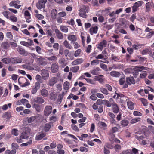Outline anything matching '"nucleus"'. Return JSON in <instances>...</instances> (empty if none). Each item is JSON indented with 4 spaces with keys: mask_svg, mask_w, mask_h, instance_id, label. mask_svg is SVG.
Instances as JSON below:
<instances>
[{
    "mask_svg": "<svg viewBox=\"0 0 154 154\" xmlns=\"http://www.w3.org/2000/svg\"><path fill=\"white\" fill-rule=\"evenodd\" d=\"M63 96L61 94L59 95L58 98L57 99V103H58L60 104L63 99Z\"/></svg>",
    "mask_w": 154,
    "mask_h": 154,
    "instance_id": "nucleus-55",
    "label": "nucleus"
},
{
    "mask_svg": "<svg viewBox=\"0 0 154 154\" xmlns=\"http://www.w3.org/2000/svg\"><path fill=\"white\" fill-rule=\"evenodd\" d=\"M64 89L66 90H68L69 88V83L68 81H66L63 84Z\"/></svg>",
    "mask_w": 154,
    "mask_h": 154,
    "instance_id": "nucleus-46",
    "label": "nucleus"
},
{
    "mask_svg": "<svg viewBox=\"0 0 154 154\" xmlns=\"http://www.w3.org/2000/svg\"><path fill=\"white\" fill-rule=\"evenodd\" d=\"M11 63L13 64L20 63L22 61V59L18 57H11Z\"/></svg>",
    "mask_w": 154,
    "mask_h": 154,
    "instance_id": "nucleus-5",
    "label": "nucleus"
},
{
    "mask_svg": "<svg viewBox=\"0 0 154 154\" xmlns=\"http://www.w3.org/2000/svg\"><path fill=\"white\" fill-rule=\"evenodd\" d=\"M57 38L59 40L62 39L63 37L62 33L58 29H55L54 30Z\"/></svg>",
    "mask_w": 154,
    "mask_h": 154,
    "instance_id": "nucleus-10",
    "label": "nucleus"
},
{
    "mask_svg": "<svg viewBox=\"0 0 154 154\" xmlns=\"http://www.w3.org/2000/svg\"><path fill=\"white\" fill-rule=\"evenodd\" d=\"M82 51L81 49H79L76 50L74 54V55L75 57H77L78 56L79 54H80Z\"/></svg>",
    "mask_w": 154,
    "mask_h": 154,
    "instance_id": "nucleus-54",
    "label": "nucleus"
},
{
    "mask_svg": "<svg viewBox=\"0 0 154 154\" xmlns=\"http://www.w3.org/2000/svg\"><path fill=\"white\" fill-rule=\"evenodd\" d=\"M103 75L96 76L95 77L94 79L95 80L98 81L100 83H102L104 81V80L103 79Z\"/></svg>",
    "mask_w": 154,
    "mask_h": 154,
    "instance_id": "nucleus-22",
    "label": "nucleus"
},
{
    "mask_svg": "<svg viewBox=\"0 0 154 154\" xmlns=\"http://www.w3.org/2000/svg\"><path fill=\"white\" fill-rule=\"evenodd\" d=\"M104 148H106L107 149L108 148V149H112L113 148V146L110 143H106Z\"/></svg>",
    "mask_w": 154,
    "mask_h": 154,
    "instance_id": "nucleus-50",
    "label": "nucleus"
},
{
    "mask_svg": "<svg viewBox=\"0 0 154 154\" xmlns=\"http://www.w3.org/2000/svg\"><path fill=\"white\" fill-rule=\"evenodd\" d=\"M133 115L135 116H142V113L138 111H134L133 113Z\"/></svg>",
    "mask_w": 154,
    "mask_h": 154,
    "instance_id": "nucleus-62",
    "label": "nucleus"
},
{
    "mask_svg": "<svg viewBox=\"0 0 154 154\" xmlns=\"http://www.w3.org/2000/svg\"><path fill=\"white\" fill-rule=\"evenodd\" d=\"M46 136V133L41 132L37 134L35 140H40Z\"/></svg>",
    "mask_w": 154,
    "mask_h": 154,
    "instance_id": "nucleus-11",
    "label": "nucleus"
},
{
    "mask_svg": "<svg viewBox=\"0 0 154 154\" xmlns=\"http://www.w3.org/2000/svg\"><path fill=\"white\" fill-rule=\"evenodd\" d=\"M100 66L105 71H108V69L107 65L103 63H100Z\"/></svg>",
    "mask_w": 154,
    "mask_h": 154,
    "instance_id": "nucleus-45",
    "label": "nucleus"
},
{
    "mask_svg": "<svg viewBox=\"0 0 154 154\" xmlns=\"http://www.w3.org/2000/svg\"><path fill=\"white\" fill-rule=\"evenodd\" d=\"M107 45V41L105 40H103L97 45V48L100 51H102L103 48L106 47Z\"/></svg>",
    "mask_w": 154,
    "mask_h": 154,
    "instance_id": "nucleus-4",
    "label": "nucleus"
},
{
    "mask_svg": "<svg viewBox=\"0 0 154 154\" xmlns=\"http://www.w3.org/2000/svg\"><path fill=\"white\" fill-rule=\"evenodd\" d=\"M1 61L3 63L5 64H7L11 63V58L6 57L2 59Z\"/></svg>",
    "mask_w": 154,
    "mask_h": 154,
    "instance_id": "nucleus-29",
    "label": "nucleus"
},
{
    "mask_svg": "<svg viewBox=\"0 0 154 154\" xmlns=\"http://www.w3.org/2000/svg\"><path fill=\"white\" fill-rule=\"evenodd\" d=\"M32 143V140H30L28 142H27L26 143H23L20 145L21 146H26L28 145H30Z\"/></svg>",
    "mask_w": 154,
    "mask_h": 154,
    "instance_id": "nucleus-53",
    "label": "nucleus"
},
{
    "mask_svg": "<svg viewBox=\"0 0 154 154\" xmlns=\"http://www.w3.org/2000/svg\"><path fill=\"white\" fill-rule=\"evenodd\" d=\"M143 3V2L142 1H138L136 2H135L134 4L135 5L137 6V7L141 6L142 5Z\"/></svg>",
    "mask_w": 154,
    "mask_h": 154,
    "instance_id": "nucleus-56",
    "label": "nucleus"
},
{
    "mask_svg": "<svg viewBox=\"0 0 154 154\" xmlns=\"http://www.w3.org/2000/svg\"><path fill=\"white\" fill-rule=\"evenodd\" d=\"M2 47L5 50H7L10 47V45L8 42L7 41L2 42L1 43Z\"/></svg>",
    "mask_w": 154,
    "mask_h": 154,
    "instance_id": "nucleus-16",
    "label": "nucleus"
},
{
    "mask_svg": "<svg viewBox=\"0 0 154 154\" xmlns=\"http://www.w3.org/2000/svg\"><path fill=\"white\" fill-rule=\"evenodd\" d=\"M141 119V118L139 117H137L134 118V119H132L130 121V123L131 124H133L136 123L137 122H138Z\"/></svg>",
    "mask_w": 154,
    "mask_h": 154,
    "instance_id": "nucleus-37",
    "label": "nucleus"
},
{
    "mask_svg": "<svg viewBox=\"0 0 154 154\" xmlns=\"http://www.w3.org/2000/svg\"><path fill=\"white\" fill-rule=\"evenodd\" d=\"M44 59L42 57L39 58L37 59L38 63L40 65L45 66L47 64V63L44 60Z\"/></svg>",
    "mask_w": 154,
    "mask_h": 154,
    "instance_id": "nucleus-20",
    "label": "nucleus"
},
{
    "mask_svg": "<svg viewBox=\"0 0 154 154\" xmlns=\"http://www.w3.org/2000/svg\"><path fill=\"white\" fill-rule=\"evenodd\" d=\"M110 75L114 77H119L121 75L120 73L118 72L112 71L110 73Z\"/></svg>",
    "mask_w": 154,
    "mask_h": 154,
    "instance_id": "nucleus-21",
    "label": "nucleus"
},
{
    "mask_svg": "<svg viewBox=\"0 0 154 154\" xmlns=\"http://www.w3.org/2000/svg\"><path fill=\"white\" fill-rule=\"evenodd\" d=\"M45 32L46 34L48 35V36H51L52 35V31L51 29H46Z\"/></svg>",
    "mask_w": 154,
    "mask_h": 154,
    "instance_id": "nucleus-63",
    "label": "nucleus"
},
{
    "mask_svg": "<svg viewBox=\"0 0 154 154\" xmlns=\"http://www.w3.org/2000/svg\"><path fill=\"white\" fill-rule=\"evenodd\" d=\"M127 105L129 109L132 110L134 109V103L131 101H128L127 102Z\"/></svg>",
    "mask_w": 154,
    "mask_h": 154,
    "instance_id": "nucleus-25",
    "label": "nucleus"
},
{
    "mask_svg": "<svg viewBox=\"0 0 154 154\" xmlns=\"http://www.w3.org/2000/svg\"><path fill=\"white\" fill-rule=\"evenodd\" d=\"M35 101L36 103L42 104L45 101L42 97H37L35 100Z\"/></svg>",
    "mask_w": 154,
    "mask_h": 154,
    "instance_id": "nucleus-23",
    "label": "nucleus"
},
{
    "mask_svg": "<svg viewBox=\"0 0 154 154\" xmlns=\"http://www.w3.org/2000/svg\"><path fill=\"white\" fill-rule=\"evenodd\" d=\"M28 81V80L26 78L23 77H20L18 79L19 84L22 87L29 85L30 83Z\"/></svg>",
    "mask_w": 154,
    "mask_h": 154,
    "instance_id": "nucleus-1",
    "label": "nucleus"
},
{
    "mask_svg": "<svg viewBox=\"0 0 154 154\" xmlns=\"http://www.w3.org/2000/svg\"><path fill=\"white\" fill-rule=\"evenodd\" d=\"M145 67L142 66H137L134 67V69L132 73L134 76L136 78L139 74V72H141L144 69Z\"/></svg>",
    "mask_w": 154,
    "mask_h": 154,
    "instance_id": "nucleus-3",
    "label": "nucleus"
},
{
    "mask_svg": "<svg viewBox=\"0 0 154 154\" xmlns=\"http://www.w3.org/2000/svg\"><path fill=\"white\" fill-rule=\"evenodd\" d=\"M50 97L51 99L53 100H54L56 98V96L53 93H51L50 94Z\"/></svg>",
    "mask_w": 154,
    "mask_h": 154,
    "instance_id": "nucleus-59",
    "label": "nucleus"
},
{
    "mask_svg": "<svg viewBox=\"0 0 154 154\" xmlns=\"http://www.w3.org/2000/svg\"><path fill=\"white\" fill-rule=\"evenodd\" d=\"M12 147L13 149H18L19 148V146L16 143H13L11 144Z\"/></svg>",
    "mask_w": 154,
    "mask_h": 154,
    "instance_id": "nucleus-61",
    "label": "nucleus"
},
{
    "mask_svg": "<svg viewBox=\"0 0 154 154\" xmlns=\"http://www.w3.org/2000/svg\"><path fill=\"white\" fill-rule=\"evenodd\" d=\"M104 104L106 105L107 107H110L113 103H110L109 101L106 100H103Z\"/></svg>",
    "mask_w": 154,
    "mask_h": 154,
    "instance_id": "nucleus-39",
    "label": "nucleus"
},
{
    "mask_svg": "<svg viewBox=\"0 0 154 154\" xmlns=\"http://www.w3.org/2000/svg\"><path fill=\"white\" fill-rule=\"evenodd\" d=\"M60 30L63 32L67 33L68 32V28L66 26H60Z\"/></svg>",
    "mask_w": 154,
    "mask_h": 154,
    "instance_id": "nucleus-34",
    "label": "nucleus"
},
{
    "mask_svg": "<svg viewBox=\"0 0 154 154\" xmlns=\"http://www.w3.org/2000/svg\"><path fill=\"white\" fill-rule=\"evenodd\" d=\"M126 82L127 83H125L123 86V88H127L129 85L131 84L134 85L135 83V80L133 76H130L129 77H127L126 78Z\"/></svg>",
    "mask_w": 154,
    "mask_h": 154,
    "instance_id": "nucleus-2",
    "label": "nucleus"
},
{
    "mask_svg": "<svg viewBox=\"0 0 154 154\" xmlns=\"http://www.w3.org/2000/svg\"><path fill=\"white\" fill-rule=\"evenodd\" d=\"M41 95L43 97H46L48 95V92L46 89L43 88L40 91Z\"/></svg>",
    "mask_w": 154,
    "mask_h": 154,
    "instance_id": "nucleus-17",
    "label": "nucleus"
},
{
    "mask_svg": "<svg viewBox=\"0 0 154 154\" xmlns=\"http://www.w3.org/2000/svg\"><path fill=\"white\" fill-rule=\"evenodd\" d=\"M63 44L65 46L66 48H68L69 49H72V46L66 40H65L64 42L63 43Z\"/></svg>",
    "mask_w": 154,
    "mask_h": 154,
    "instance_id": "nucleus-35",
    "label": "nucleus"
},
{
    "mask_svg": "<svg viewBox=\"0 0 154 154\" xmlns=\"http://www.w3.org/2000/svg\"><path fill=\"white\" fill-rule=\"evenodd\" d=\"M129 124V121L126 119H123L121 121V124L122 127L127 126Z\"/></svg>",
    "mask_w": 154,
    "mask_h": 154,
    "instance_id": "nucleus-27",
    "label": "nucleus"
},
{
    "mask_svg": "<svg viewBox=\"0 0 154 154\" xmlns=\"http://www.w3.org/2000/svg\"><path fill=\"white\" fill-rule=\"evenodd\" d=\"M119 84L120 85H124L125 82V79L124 77L120 79L119 80Z\"/></svg>",
    "mask_w": 154,
    "mask_h": 154,
    "instance_id": "nucleus-57",
    "label": "nucleus"
},
{
    "mask_svg": "<svg viewBox=\"0 0 154 154\" xmlns=\"http://www.w3.org/2000/svg\"><path fill=\"white\" fill-rule=\"evenodd\" d=\"M6 36L7 38L10 40H12L13 39V35L10 32H7L6 33Z\"/></svg>",
    "mask_w": 154,
    "mask_h": 154,
    "instance_id": "nucleus-40",
    "label": "nucleus"
},
{
    "mask_svg": "<svg viewBox=\"0 0 154 154\" xmlns=\"http://www.w3.org/2000/svg\"><path fill=\"white\" fill-rule=\"evenodd\" d=\"M134 69V68H128L125 70V72L127 73H132Z\"/></svg>",
    "mask_w": 154,
    "mask_h": 154,
    "instance_id": "nucleus-38",
    "label": "nucleus"
},
{
    "mask_svg": "<svg viewBox=\"0 0 154 154\" xmlns=\"http://www.w3.org/2000/svg\"><path fill=\"white\" fill-rule=\"evenodd\" d=\"M115 94L117 95L116 97V99H118L119 97L120 98H126V97L124 94H122L118 93H117L116 92H115Z\"/></svg>",
    "mask_w": 154,
    "mask_h": 154,
    "instance_id": "nucleus-49",
    "label": "nucleus"
},
{
    "mask_svg": "<svg viewBox=\"0 0 154 154\" xmlns=\"http://www.w3.org/2000/svg\"><path fill=\"white\" fill-rule=\"evenodd\" d=\"M9 13L10 12L8 11H5L2 12V14L4 16L8 19H9V17L8 15Z\"/></svg>",
    "mask_w": 154,
    "mask_h": 154,
    "instance_id": "nucleus-48",
    "label": "nucleus"
},
{
    "mask_svg": "<svg viewBox=\"0 0 154 154\" xmlns=\"http://www.w3.org/2000/svg\"><path fill=\"white\" fill-rule=\"evenodd\" d=\"M86 12L82 8H81L80 10L79 15L80 16L84 18H85L86 17Z\"/></svg>",
    "mask_w": 154,
    "mask_h": 154,
    "instance_id": "nucleus-26",
    "label": "nucleus"
},
{
    "mask_svg": "<svg viewBox=\"0 0 154 154\" xmlns=\"http://www.w3.org/2000/svg\"><path fill=\"white\" fill-rule=\"evenodd\" d=\"M41 75L44 79H46L49 77V73L47 70L42 69L41 70Z\"/></svg>",
    "mask_w": 154,
    "mask_h": 154,
    "instance_id": "nucleus-9",
    "label": "nucleus"
},
{
    "mask_svg": "<svg viewBox=\"0 0 154 154\" xmlns=\"http://www.w3.org/2000/svg\"><path fill=\"white\" fill-rule=\"evenodd\" d=\"M83 62V60L82 58H78L74 60L72 63V64L73 65L80 64Z\"/></svg>",
    "mask_w": 154,
    "mask_h": 154,
    "instance_id": "nucleus-19",
    "label": "nucleus"
},
{
    "mask_svg": "<svg viewBox=\"0 0 154 154\" xmlns=\"http://www.w3.org/2000/svg\"><path fill=\"white\" fill-rule=\"evenodd\" d=\"M17 51L20 55L25 56L29 55V53L26 51L24 48L20 46L18 47Z\"/></svg>",
    "mask_w": 154,
    "mask_h": 154,
    "instance_id": "nucleus-6",
    "label": "nucleus"
},
{
    "mask_svg": "<svg viewBox=\"0 0 154 154\" xmlns=\"http://www.w3.org/2000/svg\"><path fill=\"white\" fill-rule=\"evenodd\" d=\"M57 11L56 9H53L51 11V16L53 19H55L56 18Z\"/></svg>",
    "mask_w": 154,
    "mask_h": 154,
    "instance_id": "nucleus-24",
    "label": "nucleus"
},
{
    "mask_svg": "<svg viewBox=\"0 0 154 154\" xmlns=\"http://www.w3.org/2000/svg\"><path fill=\"white\" fill-rule=\"evenodd\" d=\"M112 106L113 112L116 114L118 113L119 112V109L117 104L115 103H113Z\"/></svg>",
    "mask_w": 154,
    "mask_h": 154,
    "instance_id": "nucleus-13",
    "label": "nucleus"
},
{
    "mask_svg": "<svg viewBox=\"0 0 154 154\" xmlns=\"http://www.w3.org/2000/svg\"><path fill=\"white\" fill-rule=\"evenodd\" d=\"M118 128L116 127H113L111 130V134H112L118 131Z\"/></svg>",
    "mask_w": 154,
    "mask_h": 154,
    "instance_id": "nucleus-64",
    "label": "nucleus"
},
{
    "mask_svg": "<svg viewBox=\"0 0 154 154\" xmlns=\"http://www.w3.org/2000/svg\"><path fill=\"white\" fill-rule=\"evenodd\" d=\"M72 128L73 130L76 131H78L79 129L78 128L75 124H72L71 125Z\"/></svg>",
    "mask_w": 154,
    "mask_h": 154,
    "instance_id": "nucleus-60",
    "label": "nucleus"
},
{
    "mask_svg": "<svg viewBox=\"0 0 154 154\" xmlns=\"http://www.w3.org/2000/svg\"><path fill=\"white\" fill-rule=\"evenodd\" d=\"M68 39L72 42H75L77 40V38L75 35H72L68 36Z\"/></svg>",
    "mask_w": 154,
    "mask_h": 154,
    "instance_id": "nucleus-30",
    "label": "nucleus"
},
{
    "mask_svg": "<svg viewBox=\"0 0 154 154\" xmlns=\"http://www.w3.org/2000/svg\"><path fill=\"white\" fill-rule=\"evenodd\" d=\"M147 75V73L146 71H143L140 75V77L141 78H145Z\"/></svg>",
    "mask_w": 154,
    "mask_h": 154,
    "instance_id": "nucleus-52",
    "label": "nucleus"
},
{
    "mask_svg": "<svg viewBox=\"0 0 154 154\" xmlns=\"http://www.w3.org/2000/svg\"><path fill=\"white\" fill-rule=\"evenodd\" d=\"M100 70V68L98 67H96L91 71V73L94 75H98V72Z\"/></svg>",
    "mask_w": 154,
    "mask_h": 154,
    "instance_id": "nucleus-31",
    "label": "nucleus"
},
{
    "mask_svg": "<svg viewBox=\"0 0 154 154\" xmlns=\"http://www.w3.org/2000/svg\"><path fill=\"white\" fill-rule=\"evenodd\" d=\"M100 91L105 95H107L109 94L107 90L104 88H100Z\"/></svg>",
    "mask_w": 154,
    "mask_h": 154,
    "instance_id": "nucleus-42",
    "label": "nucleus"
},
{
    "mask_svg": "<svg viewBox=\"0 0 154 154\" xmlns=\"http://www.w3.org/2000/svg\"><path fill=\"white\" fill-rule=\"evenodd\" d=\"M11 113V112H5L2 115V117L7 120H9L12 117Z\"/></svg>",
    "mask_w": 154,
    "mask_h": 154,
    "instance_id": "nucleus-12",
    "label": "nucleus"
},
{
    "mask_svg": "<svg viewBox=\"0 0 154 154\" xmlns=\"http://www.w3.org/2000/svg\"><path fill=\"white\" fill-rule=\"evenodd\" d=\"M140 100L143 105L144 106H146L148 104L147 100L144 98H141Z\"/></svg>",
    "mask_w": 154,
    "mask_h": 154,
    "instance_id": "nucleus-43",
    "label": "nucleus"
},
{
    "mask_svg": "<svg viewBox=\"0 0 154 154\" xmlns=\"http://www.w3.org/2000/svg\"><path fill=\"white\" fill-rule=\"evenodd\" d=\"M57 78L55 77H54L50 78L48 82V85L50 86H53L57 82Z\"/></svg>",
    "mask_w": 154,
    "mask_h": 154,
    "instance_id": "nucleus-7",
    "label": "nucleus"
},
{
    "mask_svg": "<svg viewBox=\"0 0 154 154\" xmlns=\"http://www.w3.org/2000/svg\"><path fill=\"white\" fill-rule=\"evenodd\" d=\"M52 122H50L49 123H46L44 125V130L45 132H48L51 128V124H52Z\"/></svg>",
    "mask_w": 154,
    "mask_h": 154,
    "instance_id": "nucleus-15",
    "label": "nucleus"
},
{
    "mask_svg": "<svg viewBox=\"0 0 154 154\" xmlns=\"http://www.w3.org/2000/svg\"><path fill=\"white\" fill-rule=\"evenodd\" d=\"M18 130L16 129H13L11 131V134L15 136H17L18 135Z\"/></svg>",
    "mask_w": 154,
    "mask_h": 154,
    "instance_id": "nucleus-44",
    "label": "nucleus"
},
{
    "mask_svg": "<svg viewBox=\"0 0 154 154\" xmlns=\"http://www.w3.org/2000/svg\"><path fill=\"white\" fill-rule=\"evenodd\" d=\"M52 109V108L51 106H46L44 111L45 116H48L51 112Z\"/></svg>",
    "mask_w": 154,
    "mask_h": 154,
    "instance_id": "nucleus-8",
    "label": "nucleus"
},
{
    "mask_svg": "<svg viewBox=\"0 0 154 154\" xmlns=\"http://www.w3.org/2000/svg\"><path fill=\"white\" fill-rule=\"evenodd\" d=\"M98 29V27L97 26L91 27L89 29L90 34L91 35H93L94 33H97V32Z\"/></svg>",
    "mask_w": 154,
    "mask_h": 154,
    "instance_id": "nucleus-18",
    "label": "nucleus"
},
{
    "mask_svg": "<svg viewBox=\"0 0 154 154\" xmlns=\"http://www.w3.org/2000/svg\"><path fill=\"white\" fill-rule=\"evenodd\" d=\"M122 154H132L131 149H128L122 151Z\"/></svg>",
    "mask_w": 154,
    "mask_h": 154,
    "instance_id": "nucleus-47",
    "label": "nucleus"
},
{
    "mask_svg": "<svg viewBox=\"0 0 154 154\" xmlns=\"http://www.w3.org/2000/svg\"><path fill=\"white\" fill-rule=\"evenodd\" d=\"M67 23L69 25H71L72 26H73L75 24V22L74 20L72 19L71 18L70 20L67 21Z\"/></svg>",
    "mask_w": 154,
    "mask_h": 154,
    "instance_id": "nucleus-58",
    "label": "nucleus"
},
{
    "mask_svg": "<svg viewBox=\"0 0 154 154\" xmlns=\"http://www.w3.org/2000/svg\"><path fill=\"white\" fill-rule=\"evenodd\" d=\"M37 117L35 116H32L28 119V122L29 123H31L34 121L35 120H36L37 119Z\"/></svg>",
    "mask_w": 154,
    "mask_h": 154,
    "instance_id": "nucleus-36",
    "label": "nucleus"
},
{
    "mask_svg": "<svg viewBox=\"0 0 154 154\" xmlns=\"http://www.w3.org/2000/svg\"><path fill=\"white\" fill-rule=\"evenodd\" d=\"M79 67L78 66H76L70 68V71L72 72L75 73L77 72L79 69Z\"/></svg>",
    "mask_w": 154,
    "mask_h": 154,
    "instance_id": "nucleus-33",
    "label": "nucleus"
},
{
    "mask_svg": "<svg viewBox=\"0 0 154 154\" xmlns=\"http://www.w3.org/2000/svg\"><path fill=\"white\" fill-rule=\"evenodd\" d=\"M58 69V66L57 64L55 63L52 65L51 70L52 73H55L57 72Z\"/></svg>",
    "mask_w": 154,
    "mask_h": 154,
    "instance_id": "nucleus-14",
    "label": "nucleus"
},
{
    "mask_svg": "<svg viewBox=\"0 0 154 154\" xmlns=\"http://www.w3.org/2000/svg\"><path fill=\"white\" fill-rule=\"evenodd\" d=\"M33 107L35 109L37 112H40L41 111V106L37 104H34L33 105Z\"/></svg>",
    "mask_w": 154,
    "mask_h": 154,
    "instance_id": "nucleus-28",
    "label": "nucleus"
},
{
    "mask_svg": "<svg viewBox=\"0 0 154 154\" xmlns=\"http://www.w3.org/2000/svg\"><path fill=\"white\" fill-rule=\"evenodd\" d=\"M20 136L23 139H27L29 137V134L26 132V131L25 132H23Z\"/></svg>",
    "mask_w": 154,
    "mask_h": 154,
    "instance_id": "nucleus-32",
    "label": "nucleus"
},
{
    "mask_svg": "<svg viewBox=\"0 0 154 154\" xmlns=\"http://www.w3.org/2000/svg\"><path fill=\"white\" fill-rule=\"evenodd\" d=\"M59 45L57 43H54L53 47L54 50L55 51H57L59 49Z\"/></svg>",
    "mask_w": 154,
    "mask_h": 154,
    "instance_id": "nucleus-51",
    "label": "nucleus"
},
{
    "mask_svg": "<svg viewBox=\"0 0 154 154\" xmlns=\"http://www.w3.org/2000/svg\"><path fill=\"white\" fill-rule=\"evenodd\" d=\"M9 19L14 22H16L17 21V17L14 15L10 16V17H9Z\"/></svg>",
    "mask_w": 154,
    "mask_h": 154,
    "instance_id": "nucleus-41",
    "label": "nucleus"
}]
</instances>
